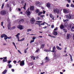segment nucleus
I'll list each match as a JSON object with an SVG mask.
<instances>
[{
	"label": "nucleus",
	"instance_id": "14",
	"mask_svg": "<svg viewBox=\"0 0 74 74\" xmlns=\"http://www.w3.org/2000/svg\"><path fill=\"white\" fill-rule=\"evenodd\" d=\"M45 60L47 61H49L50 60L49 58L48 57H46L45 58Z\"/></svg>",
	"mask_w": 74,
	"mask_h": 74
},
{
	"label": "nucleus",
	"instance_id": "42",
	"mask_svg": "<svg viewBox=\"0 0 74 74\" xmlns=\"http://www.w3.org/2000/svg\"><path fill=\"white\" fill-rule=\"evenodd\" d=\"M4 4L3 3V4L2 5V6H1V9H3V8H4Z\"/></svg>",
	"mask_w": 74,
	"mask_h": 74
},
{
	"label": "nucleus",
	"instance_id": "62",
	"mask_svg": "<svg viewBox=\"0 0 74 74\" xmlns=\"http://www.w3.org/2000/svg\"><path fill=\"white\" fill-rule=\"evenodd\" d=\"M7 7L8 8L9 7V4H7Z\"/></svg>",
	"mask_w": 74,
	"mask_h": 74
},
{
	"label": "nucleus",
	"instance_id": "11",
	"mask_svg": "<svg viewBox=\"0 0 74 74\" xmlns=\"http://www.w3.org/2000/svg\"><path fill=\"white\" fill-rule=\"evenodd\" d=\"M49 16L50 18H51L52 20H54V17L52 16V14H50Z\"/></svg>",
	"mask_w": 74,
	"mask_h": 74
},
{
	"label": "nucleus",
	"instance_id": "45",
	"mask_svg": "<svg viewBox=\"0 0 74 74\" xmlns=\"http://www.w3.org/2000/svg\"><path fill=\"white\" fill-rule=\"evenodd\" d=\"M16 28V27L15 26H13L12 27L11 29H15Z\"/></svg>",
	"mask_w": 74,
	"mask_h": 74
},
{
	"label": "nucleus",
	"instance_id": "57",
	"mask_svg": "<svg viewBox=\"0 0 74 74\" xmlns=\"http://www.w3.org/2000/svg\"><path fill=\"white\" fill-rule=\"evenodd\" d=\"M44 17V15H40V17L41 18H43V17Z\"/></svg>",
	"mask_w": 74,
	"mask_h": 74
},
{
	"label": "nucleus",
	"instance_id": "56",
	"mask_svg": "<svg viewBox=\"0 0 74 74\" xmlns=\"http://www.w3.org/2000/svg\"><path fill=\"white\" fill-rule=\"evenodd\" d=\"M36 22H38V23H42V21H36Z\"/></svg>",
	"mask_w": 74,
	"mask_h": 74
},
{
	"label": "nucleus",
	"instance_id": "37",
	"mask_svg": "<svg viewBox=\"0 0 74 74\" xmlns=\"http://www.w3.org/2000/svg\"><path fill=\"white\" fill-rule=\"evenodd\" d=\"M32 29H28L27 30V32H31L32 31Z\"/></svg>",
	"mask_w": 74,
	"mask_h": 74
},
{
	"label": "nucleus",
	"instance_id": "25",
	"mask_svg": "<svg viewBox=\"0 0 74 74\" xmlns=\"http://www.w3.org/2000/svg\"><path fill=\"white\" fill-rule=\"evenodd\" d=\"M69 55H70V58H71V62H73V59H72V56L70 54H69Z\"/></svg>",
	"mask_w": 74,
	"mask_h": 74
},
{
	"label": "nucleus",
	"instance_id": "33",
	"mask_svg": "<svg viewBox=\"0 0 74 74\" xmlns=\"http://www.w3.org/2000/svg\"><path fill=\"white\" fill-rule=\"evenodd\" d=\"M71 30L73 32H74V26H72V27Z\"/></svg>",
	"mask_w": 74,
	"mask_h": 74
},
{
	"label": "nucleus",
	"instance_id": "22",
	"mask_svg": "<svg viewBox=\"0 0 74 74\" xmlns=\"http://www.w3.org/2000/svg\"><path fill=\"white\" fill-rule=\"evenodd\" d=\"M25 39V38H23V39H21L20 40H19V39H18V41H20H20H23Z\"/></svg>",
	"mask_w": 74,
	"mask_h": 74
},
{
	"label": "nucleus",
	"instance_id": "6",
	"mask_svg": "<svg viewBox=\"0 0 74 74\" xmlns=\"http://www.w3.org/2000/svg\"><path fill=\"white\" fill-rule=\"evenodd\" d=\"M63 12H64V13H69V11L67 9H63Z\"/></svg>",
	"mask_w": 74,
	"mask_h": 74
},
{
	"label": "nucleus",
	"instance_id": "30",
	"mask_svg": "<svg viewBox=\"0 0 74 74\" xmlns=\"http://www.w3.org/2000/svg\"><path fill=\"white\" fill-rule=\"evenodd\" d=\"M26 3H25V5H24V7H23V8L24 9V10H26Z\"/></svg>",
	"mask_w": 74,
	"mask_h": 74
},
{
	"label": "nucleus",
	"instance_id": "40",
	"mask_svg": "<svg viewBox=\"0 0 74 74\" xmlns=\"http://www.w3.org/2000/svg\"><path fill=\"white\" fill-rule=\"evenodd\" d=\"M65 27H67L68 26V24L67 23H65V25H64Z\"/></svg>",
	"mask_w": 74,
	"mask_h": 74
},
{
	"label": "nucleus",
	"instance_id": "13",
	"mask_svg": "<svg viewBox=\"0 0 74 74\" xmlns=\"http://www.w3.org/2000/svg\"><path fill=\"white\" fill-rule=\"evenodd\" d=\"M53 33V35H55V36H56V35H58V33L56 31H54Z\"/></svg>",
	"mask_w": 74,
	"mask_h": 74
},
{
	"label": "nucleus",
	"instance_id": "47",
	"mask_svg": "<svg viewBox=\"0 0 74 74\" xmlns=\"http://www.w3.org/2000/svg\"><path fill=\"white\" fill-rule=\"evenodd\" d=\"M68 21V19H66V20H63V21L64 22H65L66 21Z\"/></svg>",
	"mask_w": 74,
	"mask_h": 74
},
{
	"label": "nucleus",
	"instance_id": "59",
	"mask_svg": "<svg viewBox=\"0 0 74 74\" xmlns=\"http://www.w3.org/2000/svg\"><path fill=\"white\" fill-rule=\"evenodd\" d=\"M43 14H45V10H43Z\"/></svg>",
	"mask_w": 74,
	"mask_h": 74
},
{
	"label": "nucleus",
	"instance_id": "21",
	"mask_svg": "<svg viewBox=\"0 0 74 74\" xmlns=\"http://www.w3.org/2000/svg\"><path fill=\"white\" fill-rule=\"evenodd\" d=\"M60 28L61 29H63L64 28V27L62 24H61L60 26Z\"/></svg>",
	"mask_w": 74,
	"mask_h": 74
},
{
	"label": "nucleus",
	"instance_id": "49",
	"mask_svg": "<svg viewBox=\"0 0 74 74\" xmlns=\"http://www.w3.org/2000/svg\"><path fill=\"white\" fill-rule=\"evenodd\" d=\"M36 12H39V10H38L37 9L36 10Z\"/></svg>",
	"mask_w": 74,
	"mask_h": 74
},
{
	"label": "nucleus",
	"instance_id": "7",
	"mask_svg": "<svg viewBox=\"0 0 74 74\" xmlns=\"http://www.w3.org/2000/svg\"><path fill=\"white\" fill-rule=\"evenodd\" d=\"M34 6H31L30 7V8H29V9L31 11H33V10H34Z\"/></svg>",
	"mask_w": 74,
	"mask_h": 74
},
{
	"label": "nucleus",
	"instance_id": "51",
	"mask_svg": "<svg viewBox=\"0 0 74 74\" xmlns=\"http://www.w3.org/2000/svg\"><path fill=\"white\" fill-rule=\"evenodd\" d=\"M48 26H45V27H43V29H46V28H47V27H48Z\"/></svg>",
	"mask_w": 74,
	"mask_h": 74
},
{
	"label": "nucleus",
	"instance_id": "46",
	"mask_svg": "<svg viewBox=\"0 0 74 74\" xmlns=\"http://www.w3.org/2000/svg\"><path fill=\"white\" fill-rule=\"evenodd\" d=\"M36 38V37H35L34 36L33 37V38L32 39L33 40H35V39Z\"/></svg>",
	"mask_w": 74,
	"mask_h": 74
},
{
	"label": "nucleus",
	"instance_id": "39",
	"mask_svg": "<svg viewBox=\"0 0 74 74\" xmlns=\"http://www.w3.org/2000/svg\"><path fill=\"white\" fill-rule=\"evenodd\" d=\"M71 6L72 8H74V5H73V4H71Z\"/></svg>",
	"mask_w": 74,
	"mask_h": 74
},
{
	"label": "nucleus",
	"instance_id": "3",
	"mask_svg": "<svg viewBox=\"0 0 74 74\" xmlns=\"http://www.w3.org/2000/svg\"><path fill=\"white\" fill-rule=\"evenodd\" d=\"M66 18H68L69 19H71V18L72 16V15L71 14L69 13V15H66Z\"/></svg>",
	"mask_w": 74,
	"mask_h": 74
},
{
	"label": "nucleus",
	"instance_id": "12",
	"mask_svg": "<svg viewBox=\"0 0 74 74\" xmlns=\"http://www.w3.org/2000/svg\"><path fill=\"white\" fill-rule=\"evenodd\" d=\"M72 25L71 24H69L68 25L67 27L68 29H71V28L72 27Z\"/></svg>",
	"mask_w": 74,
	"mask_h": 74
},
{
	"label": "nucleus",
	"instance_id": "24",
	"mask_svg": "<svg viewBox=\"0 0 74 74\" xmlns=\"http://www.w3.org/2000/svg\"><path fill=\"white\" fill-rule=\"evenodd\" d=\"M56 47L57 49H58V50H62V48H60V47H59V46H56Z\"/></svg>",
	"mask_w": 74,
	"mask_h": 74
},
{
	"label": "nucleus",
	"instance_id": "60",
	"mask_svg": "<svg viewBox=\"0 0 74 74\" xmlns=\"http://www.w3.org/2000/svg\"><path fill=\"white\" fill-rule=\"evenodd\" d=\"M56 29H54V31L57 30V29H58V27H56Z\"/></svg>",
	"mask_w": 74,
	"mask_h": 74
},
{
	"label": "nucleus",
	"instance_id": "1",
	"mask_svg": "<svg viewBox=\"0 0 74 74\" xmlns=\"http://www.w3.org/2000/svg\"><path fill=\"white\" fill-rule=\"evenodd\" d=\"M53 12L55 14H56V13L58 14L60 12V10L56 8H53Z\"/></svg>",
	"mask_w": 74,
	"mask_h": 74
},
{
	"label": "nucleus",
	"instance_id": "18",
	"mask_svg": "<svg viewBox=\"0 0 74 74\" xmlns=\"http://www.w3.org/2000/svg\"><path fill=\"white\" fill-rule=\"evenodd\" d=\"M20 35V33H18L17 35H15V36L17 37V38L18 39H19V36H18V35Z\"/></svg>",
	"mask_w": 74,
	"mask_h": 74
},
{
	"label": "nucleus",
	"instance_id": "34",
	"mask_svg": "<svg viewBox=\"0 0 74 74\" xmlns=\"http://www.w3.org/2000/svg\"><path fill=\"white\" fill-rule=\"evenodd\" d=\"M8 66H8V67L9 68H11L12 67V66L10 64H9L8 65Z\"/></svg>",
	"mask_w": 74,
	"mask_h": 74
},
{
	"label": "nucleus",
	"instance_id": "16",
	"mask_svg": "<svg viewBox=\"0 0 74 74\" xmlns=\"http://www.w3.org/2000/svg\"><path fill=\"white\" fill-rule=\"evenodd\" d=\"M25 13L27 14V16H30V11L27 12V11H26V12H25Z\"/></svg>",
	"mask_w": 74,
	"mask_h": 74
},
{
	"label": "nucleus",
	"instance_id": "58",
	"mask_svg": "<svg viewBox=\"0 0 74 74\" xmlns=\"http://www.w3.org/2000/svg\"><path fill=\"white\" fill-rule=\"evenodd\" d=\"M13 63H14V64H16V61H14Z\"/></svg>",
	"mask_w": 74,
	"mask_h": 74
},
{
	"label": "nucleus",
	"instance_id": "5",
	"mask_svg": "<svg viewBox=\"0 0 74 74\" xmlns=\"http://www.w3.org/2000/svg\"><path fill=\"white\" fill-rule=\"evenodd\" d=\"M20 30H22L23 29V26L22 25H18L17 27Z\"/></svg>",
	"mask_w": 74,
	"mask_h": 74
},
{
	"label": "nucleus",
	"instance_id": "2",
	"mask_svg": "<svg viewBox=\"0 0 74 74\" xmlns=\"http://www.w3.org/2000/svg\"><path fill=\"white\" fill-rule=\"evenodd\" d=\"M0 14L2 15H5L7 14L6 11L5 10H2L0 12Z\"/></svg>",
	"mask_w": 74,
	"mask_h": 74
},
{
	"label": "nucleus",
	"instance_id": "28",
	"mask_svg": "<svg viewBox=\"0 0 74 74\" xmlns=\"http://www.w3.org/2000/svg\"><path fill=\"white\" fill-rule=\"evenodd\" d=\"M31 59L33 60H35V57L34 56H32L31 57Z\"/></svg>",
	"mask_w": 74,
	"mask_h": 74
},
{
	"label": "nucleus",
	"instance_id": "63",
	"mask_svg": "<svg viewBox=\"0 0 74 74\" xmlns=\"http://www.w3.org/2000/svg\"><path fill=\"white\" fill-rule=\"evenodd\" d=\"M66 7H67V8H68L69 7V4H67L66 5Z\"/></svg>",
	"mask_w": 74,
	"mask_h": 74
},
{
	"label": "nucleus",
	"instance_id": "20",
	"mask_svg": "<svg viewBox=\"0 0 74 74\" xmlns=\"http://www.w3.org/2000/svg\"><path fill=\"white\" fill-rule=\"evenodd\" d=\"M8 29L9 30H10L11 29V25H10V23L8 24Z\"/></svg>",
	"mask_w": 74,
	"mask_h": 74
},
{
	"label": "nucleus",
	"instance_id": "31",
	"mask_svg": "<svg viewBox=\"0 0 74 74\" xmlns=\"http://www.w3.org/2000/svg\"><path fill=\"white\" fill-rule=\"evenodd\" d=\"M70 37V34H68L66 36V39H69Z\"/></svg>",
	"mask_w": 74,
	"mask_h": 74
},
{
	"label": "nucleus",
	"instance_id": "8",
	"mask_svg": "<svg viewBox=\"0 0 74 74\" xmlns=\"http://www.w3.org/2000/svg\"><path fill=\"white\" fill-rule=\"evenodd\" d=\"M24 65V60L22 61L21 62H20V65L21 66H22Z\"/></svg>",
	"mask_w": 74,
	"mask_h": 74
},
{
	"label": "nucleus",
	"instance_id": "10",
	"mask_svg": "<svg viewBox=\"0 0 74 74\" xmlns=\"http://www.w3.org/2000/svg\"><path fill=\"white\" fill-rule=\"evenodd\" d=\"M51 4L49 3H47L46 5V6L47 7V8H50Z\"/></svg>",
	"mask_w": 74,
	"mask_h": 74
},
{
	"label": "nucleus",
	"instance_id": "23",
	"mask_svg": "<svg viewBox=\"0 0 74 74\" xmlns=\"http://www.w3.org/2000/svg\"><path fill=\"white\" fill-rule=\"evenodd\" d=\"M7 70H4V71L3 72L2 74H5L7 72Z\"/></svg>",
	"mask_w": 74,
	"mask_h": 74
},
{
	"label": "nucleus",
	"instance_id": "9",
	"mask_svg": "<svg viewBox=\"0 0 74 74\" xmlns=\"http://www.w3.org/2000/svg\"><path fill=\"white\" fill-rule=\"evenodd\" d=\"M56 49V47L55 46H54L53 48H52V51H50L51 52H55V50Z\"/></svg>",
	"mask_w": 74,
	"mask_h": 74
},
{
	"label": "nucleus",
	"instance_id": "4",
	"mask_svg": "<svg viewBox=\"0 0 74 74\" xmlns=\"http://www.w3.org/2000/svg\"><path fill=\"white\" fill-rule=\"evenodd\" d=\"M35 19L34 18H32L30 19V23L31 24H33L35 22Z\"/></svg>",
	"mask_w": 74,
	"mask_h": 74
},
{
	"label": "nucleus",
	"instance_id": "64",
	"mask_svg": "<svg viewBox=\"0 0 74 74\" xmlns=\"http://www.w3.org/2000/svg\"><path fill=\"white\" fill-rule=\"evenodd\" d=\"M73 39L74 40V34H73Z\"/></svg>",
	"mask_w": 74,
	"mask_h": 74
},
{
	"label": "nucleus",
	"instance_id": "36",
	"mask_svg": "<svg viewBox=\"0 0 74 74\" xmlns=\"http://www.w3.org/2000/svg\"><path fill=\"white\" fill-rule=\"evenodd\" d=\"M43 13V12H39V13H38V15L39 16H40V14H42Z\"/></svg>",
	"mask_w": 74,
	"mask_h": 74
},
{
	"label": "nucleus",
	"instance_id": "41",
	"mask_svg": "<svg viewBox=\"0 0 74 74\" xmlns=\"http://www.w3.org/2000/svg\"><path fill=\"white\" fill-rule=\"evenodd\" d=\"M7 36H5V37H4V39L5 40H7Z\"/></svg>",
	"mask_w": 74,
	"mask_h": 74
},
{
	"label": "nucleus",
	"instance_id": "17",
	"mask_svg": "<svg viewBox=\"0 0 74 74\" xmlns=\"http://www.w3.org/2000/svg\"><path fill=\"white\" fill-rule=\"evenodd\" d=\"M24 22V20L23 19H21V20L19 21V22H18V24H20L21 22H22V23H23Z\"/></svg>",
	"mask_w": 74,
	"mask_h": 74
},
{
	"label": "nucleus",
	"instance_id": "15",
	"mask_svg": "<svg viewBox=\"0 0 74 74\" xmlns=\"http://www.w3.org/2000/svg\"><path fill=\"white\" fill-rule=\"evenodd\" d=\"M34 63L33 62H30V63H29L28 64V65L29 66H32L33 65Z\"/></svg>",
	"mask_w": 74,
	"mask_h": 74
},
{
	"label": "nucleus",
	"instance_id": "38",
	"mask_svg": "<svg viewBox=\"0 0 74 74\" xmlns=\"http://www.w3.org/2000/svg\"><path fill=\"white\" fill-rule=\"evenodd\" d=\"M66 29H63V31L64 32H65V33H66L67 32V31L66 30Z\"/></svg>",
	"mask_w": 74,
	"mask_h": 74
},
{
	"label": "nucleus",
	"instance_id": "27",
	"mask_svg": "<svg viewBox=\"0 0 74 74\" xmlns=\"http://www.w3.org/2000/svg\"><path fill=\"white\" fill-rule=\"evenodd\" d=\"M41 48L42 49H43L44 48L45 44L41 45Z\"/></svg>",
	"mask_w": 74,
	"mask_h": 74
},
{
	"label": "nucleus",
	"instance_id": "55",
	"mask_svg": "<svg viewBox=\"0 0 74 74\" xmlns=\"http://www.w3.org/2000/svg\"><path fill=\"white\" fill-rule=\"evenodd\" d=\"M63 56H67L68 55H67V53H66L65 55H63Z\"/></svg>",
	"mask_w": 74,
	"mask_h": 74
},
{
	"label": "nucleus",
	"instance_id": "35",
	"mask_svg": "<svg viewBox=\"0 0 74 74\" xmlns=\"http://www.w3.org/2000/svg\"><path fill=\"white\" fill-rule=\"evenodd\" d=\"M3 62H5L7 61V60H5V59H3Z\"/></svg>",
	"mask_w": 74,
	"mask_h": 74
},
{
	"label": "nucleus",
	"instance_id": "19",
	"mask_svg": "<svg viewBox=\"0 0 74 74\" xmlns=\"http://www.w3.org/2000/svg\"><path fill=\"white\" fill-rule=\"evenodd\" d=\"M5 36H7V35L4 34H3L1 35V38H3V37H5Z\"/></svg>",
	"mask_w": 74,
	"mask_h": 74
},
{
	"label": "nucleus",
	"instance_id": "32",
	"mask_svg": "<svg viewBox=\"0 0 74 74\" xmlns=\"http://www.w3.org/2000/svg\"><path fill=\"white\" fill-rule=\"evenodd\" d=\"M44 51L45 52H51V51H49V50H46L45 49V50H44Z\"/></svg>",
	"mask_w": 74,
	"mask_h": 74
},
{
	"label": "nucleus",
	"instance_id": "61",
	"mask_svg": "<svg viewBox=\"0 0 74 74\" xmlns=\"http://www.w3.org/2000/svg\"><path fill=\"white\" fill-rule=\"evenodd\" d=\"M45 23H46L45 22H44L42 23V24L43 25H45Z\"/></svg>",
	"mask_w": 74,
	"mask_h": 74
},
{
	"label": "nucleus",
	"instance_id": "52",
	"mask_svg": "<svg viewBox=\"0 0 74 74\" xmlns=\"http://www.w3.org/2000/svg\"><path fill=\"white\" fill-rule=\"evenodd\" d=\"M54 27V26L53 25H51V28H53Z\"/></svg>",
	"mask_w": 74,
	"mask_h": 74
},
{
	"label": "nucleus",
	"instance_id": "50",
	"mask_svg": "<svg viewBox=\"0 0 74 74\" xmlns=\"http://www.w3.org/2000/svg\"><path fill=\"white\" fill-rule=\"evenodd\" d=\"M39 51V49H38L37 50H36V53H38V51Z\"/></svg>",
	"mask_w": 74,
	"mask_h": 74
},
{
	"label": "nucleus",
	"instance_id": "54",
	"mask_svg": "<svg viewBox=\"0 0 74 74\" xmlns=\"http://www.w3.org/2000/svg\"><path fill=\"white\" fill-rule=\"evenodd\" d=\"M18 53H20V54H22V53L21 52H20V51L19 50H18Z\"/></svg>",
	"mask_w": 74,
	"mask_h": 74
},
{
	"label": "nucleus",
	"instance_id": "29",
	"mask_svg": "<svg viewBox=\"0 0 74 74\" xmlns=\"http://www.w3.org/2000/svg\"><path fill=\"white\" fill-rule=\"evenodd\" d=\"M4 23L3 22H2L1 23V25L3 26V28H5V27L3 26V23Z\"/></svg>",
	"mask_w": 74,
	"mask_h": 74
},
{
	"label": "nucleus",
	"instance_id": "53",
	"mask_svg": "<svg viewBox=\"0 0 74 74\" xmlns=\"http://www.w3.org/2000/svg\"><path fill=\"white\" fill-rule=\"evenodd\" d=\"M8 63L9 64L10 63V62H11V60L8 61Z\"/></svg>",
	"mask_w": 74,
	"mask_h": 74
},
{
	"label": "nucleus",
	"instance_id": "44",
	"mask_svg": "<svg viewBox=\"0 0 74 74\" xmlns=\"http://www.w3.org/2000/svg\"><path fill=\"white\" fill-rule=\"evenodd\" d=\"M38 25H39V27H40V25H43V24H42V23L41 24H40V23H38Z\"/></svg>",
	"mask_w": 74,
	"mask_h": 74
},
{
	"label": "nucleus",
	"instance_id": "48",
	"mask_svg": "<svg viewBox=\"0 0 74 74\" xmlns=\"http://www.w3.org/2000/svg\"><path fill=\"white\" fill-rule=\"evenodd\" d=\"M7 37H8L7 39H10L11 38H12L11 36H10L9 37L7 36Z\"/></svg>",
	"mask_w": 74,
	"mask_h": 74
},
{
	"label": "nucleus",
	"instance_id": "43",
	"mask_svg": "<svg viewBox=\"0 0 74 74\" xmlns=\"http://www.w3.org/2000/svg\"><path fill=\"white\" fill-rule=\"evenodd\" d=\"M34 40H31V41H30V44H32V42H34Z\"/></svg>",
	"mask_w": 74,
	"mask_h": 74
},
{
	"label": "nucleus",
	"instance_id": "26",
	"mask_svg": "<svg viewBox=\"0 0 74 74\" xmlns=\"http://www.w3.org/2000/svg\"><path fill=\"white\" fill-rule=\"evenodd\" d=\"M40 4V2L39 1H36L35 3V4L36 5H38Z\"/></svg>",
	"mask_w": 74,
	"mask_h": 74
}]
</instances>
